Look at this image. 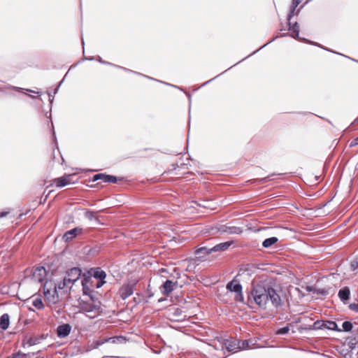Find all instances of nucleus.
Segmentation results:
<instances>
[{
	"label": "nucleus",
	"mask_w": 358,
	"mask_h": 358,
	"mask_svg": "<svg viewBox=\"0 0 358 358\" xmlns=\"http://www.w3.org/2000/svg\"><path fill=\"white\" fill-rule=\"evenodd\" d=\"M217 76H215V78H212V79H210V80H208V81L205 82V83L202 85V86H204V85H207L208 83H210L212 80H213L214 79H215Z\"/></svg>",
	"instance_id": "49530a36"
},
{
	"label": "nucleus",
	"mask_w": 358,
	"mask_h": 358,
	"mask_svg": "<svg viewBox=\"0 0 358 358\" xmlns=\"http://www.w3.org/2000/svg\"><path fill=\"white\" fill-rule=\"evenodd\" d=\"M235 300L238 302H243L244 297L242 291H241V292H236Z\"/></svg>",
	"instance_id": "4c0bfd02"
},
{
	"label": "nucleus",
	"mask_w": 358,
	"mask_h": 358,
	"mask_svg": "<svg viewBox=\"0 0 358 358\" xmlns=\"http://www.w3.org/2000/svg\"><path fill=\"white\" fill-rule=\"evenodd\" d=\"M73 285L71 284L69 281L66 280V278L64 277V279L62 282H59L56 287L57 290L59 289L62 291L64 294H68L70 292Z\"/></svg>",
	"instance_id": "dca6fc26"
},
{
	"label": "nucleus",
	"mask_w": 358,
	"mask_h": 358,
	"mask_svg": "<svg viewBox=\"0 0 358 358\" xmlns=\"http://www.w3.org/2000/svg\"><path fill=\"white\" fill-rule=\"evenodd\" d=\"M223 345L228 352H235L239 350L238 343L236 341L225 340Z\"/></svg>",
	"instance_id": "412c9836"
},
{
	"label": "nucleus",
	"mask_w": 358,
	"mask_h": 358,
	"mask_svg": "<svg viewBox=\"0 0 358 358\" xmlns=\"http://www.w3.org/2000/svg\"><path fill=\"white\" fill-rule=\"evenodd\" d=\"M61 83H62V82L59 84V85L57 86V87H56V88H55V92H54V94H56V93L57 92V91H58V88H59V87L60 86Z\"/></svg>",
	"instance_id": "603ef678"
},
{
	"label": "nucleus",
	"mask_w": 358,
	"mask_h": 358,
	"mask_svg": "<svg viewBox=\"0 0 358 358\" xmlns=\"http://www.w3.org/2000/svg\"><path fill=\"white\" fill-rule=\"evenodd\" d=\"M82 44H83V45H84V41H83V38H82Z\"/></svg>",
	"instance_id": "13d9d810"
},
{
	"label": "nucleus",
	"mask_w": 358,
	"mask_h": 358,
	"mask_svg": "<svg viewBox=\"0 0 358 358\" xmlns=\"http://www.w3.org/2000/svg\"><path fill=\"white\" fill-rule=\"evenodd\" d=\"M358 343V338H350L348 343V345L350 348L353 349L355 347V345Z\"/></svg>",
	"instance_id": "58836bf2"
},
{
	"label": "nucleus",
	"mask_w": 358,
	"mask_h": 358,
	"mask_svg": "<svg viewBox=\"0 0 358 358\" xmlns=\"http://www.w3.org/2000/svg\"><path fill=\"white\" fill-rule=\"evenodd\" d=\"M29 344L30 345H34V344H35V343L32 341V339H30V340L29 341Z\"/></svg>",
	"instance_id": "3c124183"
},
{
	"label": "nucleus",
	"mask_w": 358,
	"mask_h": 358,
	"mask_svg": "<svg viewBox=\"0 0 358 358\" xmlns=\"http://www.w3.org/2000/svg\"><path fill=\"white\" fill-rule=\"evenodd\" d=\"M97 61L103 64H106V65H109V66H112L115 68H117V69H122L124 70V71L126 72H130V73H135V74H137V75H139V76H144V75H143L142 73H138V72H136V71H134L132 70H130L129 69H127L125 67H123V66H118V65H116V64H112V63H110L108 62H106L104 60H103L100 57H98L97 59ZM145 77H146L148 79H151V80H154V78L150 77V76H145ZM155 80L157 81V82H160L162 83H164L166 85H169V83H166L164 82H162V81H160V80H156L155 79Z\"/></svg>",
	"instance_id": "6e6552de"
},
{
	"label": "nucleus",
	"mask_w": 358,
	"mask_h": 358,
	"mask_svg": "<svg viewBox=\"0 0 358 358\" xmlns=\"http://www.w3.org/2000/svg\"><path fill=\"white\" fill-rule=\"evenodd\" d=\"M323 324H324V321L317 320L313 324V329H324Z\"/></svg>",
	"instance_id": "f704fd0d"
},
{
	"label": "nucleus",
	"mask_w": 358,
	"mask_h": 358,
	"mask_svg": "<svg viewBox=\"0 0 358 358\" xmlns=\"http://www.w3.org/2000/svg\"><path fill=\"white\" fill-rule=\"evenodd\" d=\"M136 282H129L123 285L119 289V294L122 299L125 300L134 294Z\"/></svg>",
	"instance_id": "423d86ee"
},
{
	"label": "nucleus",
	"mask_w": 358,
	"mask_h": 358,
	"mask_svg": "<svg viewBox=\"0 0 358 358\" xmlns=\"http://www.w3.org/2000/svg\"><path fill=\"white\" fill-rule=\"evenodd\" d=\"M219 231L221 233L229 234H241L243 232L242 228L231 225H222L220 227Z\"/></svg>",
	"instance_id": "f8f14e48"
},
{
	"label": "nucleus",
	"mask_w": 358,
	"mask_h": 358,
	"mask_svg": "<svg viewBox=\"0 0 358 358\" xmlns=\"http://www.w3.org/2000/svg\"><path fill=\"white\" fill-rule=\"evenodd\" d=\"M10 324V317L8 314L4 313L0 317V328L6 330Z\"/></svg>",
	"instance_id": "b1692460"
},
{
	"label": "nucleus",
	"mask_w": 358,
	"mask_h": 358,
	"mask_svg": "<svg viewBox=\"0 0 358 358\" xmlns=\"http://www.w3.org/2000/svg\"><path fill=\"white\" fill-rule=\"evenodd\" d=\"M301 1V0H292V3L294 4L295 6H298Z\"/></svg>",
	"instance_id": "c03bdc74"
},
{
	"label": "nucleus",
	"mask_w": 358,
	"mask_h": 358,
	"mask_svg": "<svg viewBox=\"0 0 358 358\" xmlns=\"http://www.w3.org/2000/svg\"><path fill=\"white\" fill-rule=\"evenodd\" d=\"M16 90L17 91H21L23 89L22 88H20V87H14Z\"/></svg>",
	"instance_id": "864d4df0"
},
{
	"label": "nucleus",
	"mask_w": 358,
	"mask_h": 358,
	"mask_svg": "<svg viewBox=\"0 0 358 358\" xmlns=\"http://www.w3.org/2000/svg\"><path fill=\"white\" fill-rule=\"evenodd\" d=\"M71 330V327L69 324H64L62 325H59L57 329V334L58 337L64 338L67 336Z\"/></svg>",
	"instance_id": "f3484780"
},
{
	"label": "nucleus",
	"mask_w": 358,
	"mask_h": 358,
	"mask_svg": "<svg viewBox=\"0 0 358 358\" xmlns=\"http://www.w3.org/2000/svg\"><path fill=\"white\" fill-rule=\"evenodd\" d=\"M248 301L250 303H256L262 309H266L268 302H271L275 308L282 305L281 298L276 290L270 285L264 283L252 285L251 290L248 296Z\"/></svg>",
	"instance_id": "f257e3e1"
},
{
	"label": "nucleus",
	"mask_w": 358,
	"mask_h": 358,
	"mask_svg": "<svg viewBox=\"0 0 358 358\" xmlns=\"http://www.w3.org/2000/svg\"><path fill=\"white\" fill-rule=\"evenodd\" d=\"M288 26H289V30L292 31V34L291 36L294 38H298L299 39L300 41H304L310 44H313V45H317V44L316 43H313L312 41H310L306 38H299V26L297 22H295L293 25L291 24V22L290 21H288ZM318 46L320 47V45H318Z\"/></svg>",
	"instance_id": "1a4fd4ad"
},
{
	"label": "nucleus",
	"mask_w": 358,
	"mask_h": 358,
	"mask_svg": "<svg viewBox=\"0 0 358 358\" xmlns=\"http://www.w3.org/2000/svg\"><path fill=\"white\" fill-rule=\"evenodd\" d=\"M32 304L38 310H42L44 308L43 303L40 297L35 298L32 301Z\"/></svg>",
	"instance_id": "7c9ffc66"
},
{
	"label": "nucleus",
	"mask_w": 358,
	"mask_h": 358,
	"mask_svg": "<svg viewBox=\"0 0 358 358\" xmlns=\"http://www.w3.org/2000/svg\"><path fill=\"white\" fill-rule=\"evenodd\" d=\"M85 217L91 221L99 222L98 217L96 216L95 213L93 211L86 210L85 212Z\"/></svg>",
	"instance_id": "c85d7f7f"
},
{
	"label": "nucleus",
	"mask_w": 358,
	"mask_h": 358,
	"mask_svg": "<svg viewBox=\"0 0 358 358\" xmlns=\"http://www.w3.org/2000/svg\"><path fill=\"white\" fill-rule=\"evenodd\" d=\"M226 288L227 290L234 292H241L243 290L242 285L236 280L234 279L227 284Z\"/></svg>",
	"instance_id": "a211bd4d"
},
{
	"label": "nucleus",
	"mask_w": 358,
	"mask_h": 358,
	"mask_svg": "<svg viewBox=\"0 0 358 358\" xmlns=\"http://www.w3.org/2000/svg\"><path fill=\"white\" fill-rule=\"evenodd\" d=\"M86 273L92 278L98 280L96 282V289L101 287L106 283V273L100 267L92 268Z\"/></svg>",
	"instance_id": "20e7f679"
},
{
	"label": "nucleus",
	"mask_w": 358,
	"mask_h": 358,
	"mask_svg": "<svg viewBox=\"0 0 358 358\" xmlns=\"http://www.w3.org/2000/svg\"><path fill=\"white\" fill-rule=\"evenodd\" d=\"M29 91L31 92L37 93V94L40 93V92H34V91H32V90H29Z\"/></svg>",
	"instance_id": "6e6d98bb"
},
{
	"label": "nucleus",
	"mask_w": 358,
	"mask_h": 358,
	"mask_svg": "<svg viewBox=\"0 0 358 358\" xmlns=\"http://www.w3.org/2000/svg\"><path fill=\"white\" fill-rule=\"evenodd\" d=\"M120 337H117V336H115V337H110V338H106L107 340H108V342H111L113 343H117V341L120 339Z\"/></svg>",
	"instance_id": "79ce46f5"
},
{
	"label": "nucleus",
	"mask_w": 358,
	"mask_h": 358,
	"mask_svg": "<svg viewBox=\"0 0 358 358\" xmlns=\"http://www.w3.org/2000/svg\"><path fill=\"white\" fill-rule=\"evenodd\" d=\"M238 343L239 350H245L250 348L249 341H238Z\"/></svg>",
	"instance_id": "2f4dec72"
},
{
	"label": "nucleus",
	"mask_w": 358,
	"mask_h": 358,
	"mask_svg": "<svg viewBox=\"0 0 358 358\" xmlns=\"http://www.w3.org/2000/svg\"><path fill=\"white\" fill-rule=\"evenodd\" d=\"M358 145V136L353 139L352 142L350 143V147H354Z\"/></svg>",
	"instance_id": "37998d69"
},
{
	"label": "nucleus",
	"mask_w": 358,
	"mask_h": 358,
	"mask_svg": "<svg viewBox=\"0 0 358 358\" xmlns=\"http://www.w3.org/2000/svg\"><path fill=\"white\" fill-rule=\"evenodd\" d=\"M160 273H167V270L166 268H161L159 270Z\"/></svg>",
	"instance_id": "8fccbe9b"
},
{
	"label": "nucleus",
	"mask_w": 358,
	"mask_h": 358,
	"mask_svg": "<svg viewBox=\"0 0 358 358\" xmlns=\"http://www.w3.org/2000/svg\"><path fill=\"white\" fill-rule=\"evenodd\" d=\"M323 325L324 329L336 331L339 332L341 331V329L338 327L337 324L334 321H324Z\"/></svg>",
	"instance_id": "a878e982"
},
{
	"label": "nucleus",
	"mask_w": 358,
	"mask_h": 358,
	"mask_svg": "<svg viewBox=\"0 0 358 358\" xmlns=\"http://www.w3.org/2000/svg\"><path fill=\"white\" fill-rule=\"evenodd\" d=\"M233 244V241H227L224 243H220L219 244L215 245V246L211 248V251L213 252H217L227 250L231 245Z\"/></svg>",
	"instance_id": "aec40b11"
},
{
	"label": "nucleus",
	"mask_w": 358,
	"mask_h": 358,
	"mask_svg": "<svg viewBox=\"0 0 358 358\" xmlns=\"http://www.w3.org/2000/svg\"><path fill=\"white\" fill-rule=\"evenodd\" d=\"M87 313V315H93L94 314V313Z\"/></svg>",
	"instance_id": "4d7b16f0"
},
{
	"label": "nucleus",
	"mask_w": 358,
	"mask_h": 358,
	"mask_svg": "<svg viewBox=\"0 0 358 358\" xmlns=\"http://www.w3.org/2000/svg\"><path fill=\"white\" fill-rule=\"evenodd\" d=\"M43 294L49 303L55 304L59 301V294L57 287L52 282H45L43 284Z\"/></svg>",
	"instance_id": "7ed1b4c3"
},
{
	"label": "nucleus",
	"mask_w": 358,
	"mask_h": 358,
	"mask_svg": "<svg viewBox=\"0 0 358 358\" xmlns=\"http://www.w3.org/2000/svg\"><path fill=\"white\" fill-rule=\"evenodd\" d=\"M278 241V238L277 237H270L266 238L263 243L262 246L265 248H268L272 246L273 244L276 243Z\"/></svg>",
	"instance_id": "bb28decb"
},
{
	"label": "nucleus",
	"mask_w": 358,
	"mask_h": 358,
	"mask_svg": "<svg viewBox=\"0 0 358 358\" xmlns=\"http://www.w3.org/2000/svg\"><path fill=\"white\" fill-rule=\"evenodd\" d=\"M169 315L171 320L175 321L182 320L186 317L185 315H182V310L176 307H173L169 309Z\"/></svg>",
	"instance_id": "9b49d317"
},
{
	"label": "nucleus",
	"mask_w": 358,
	"mask_h": 358,
	"mask_svg": "<svg viewBox=\"0 0 358 358\" xmlns=\"http://www.w3.org/2000/svg\"><path fill=\"white\" fill-rule=\"evenodd\" d=\"M80 306L83 312L94 313L93 315H87L90 318H94L101 313V303L95 299L92 302L82 301Z\"/></svg>",
	"instance_id": "f03ea898"
},
{
	"label": "nucleus",
	"mask_w": 358,
	"mask_h": 358,
	"mask_svg": "<svg viewBox=\"0 0 358 358\" xmlns=\"http://www.w3.org/2000/svg\"><path fill=\"white\" fill-rule=\"evenodd\" d=\"M343 331H350L352 330L353 325L352 323L350 321H345L342 324Z\"/></svg>",
	"instance_id": "473e14b6"
},
{
	"label": "nucleus",
	"mask_w": 358,
	"mask_h": 358,
	"mask_svg": "<svg viewBox=\"0 0 358 358\" xmlns=\"http://www.w3.org/2000/svg\"><path fill=\"white\" fill-rule=\"evenodd\" d=\"M350 294V291L349 287H345L341 289L338 292V297L342 301H345L349 299Z\"/></svg>",
	"instance_id": "393cba45"
},
{
	"label": "nucleus",
	"mask_w": 358,
	"mask_h": 358,
	"mask_svg": "<svg viewBox=\"0 0 358 358\" xmlns=\"http://www.w3.org/2000/svg\"><path fill=\"white\" fill-rule=\"evenodd\" d=\"M82 229L79 227H76L69 231H67L64 235V239L65 241L68 242L71 241L73 238L76 237V236L82 232Z\"/></svg>",
	"instance_id": "6ab92c4d"
},
{
	"label": "nucleus",
	"mask_w": 358,
	"mask_h": 358,
	"mask_svg": "<svg viewBox=\"0 0 358 358\" xmlns=\"http://www.w3.org/2000/svg\"><path fill=\"white\" fill-rule=\"evenodd\" d=\"M27 356L26 354H24V353H22V352H17V353H14V354H12L10 356H9L8 358H17V357H25Z\"/></svg>",
	"instance_id": "ea45409f"
},
{
	"label": "nucleus",
	"mask_w": 358,
	"mask_h": 358,
	"mask_svg": "<svg viewBox=\"0 0 358 358\" xmlns=\"http://www.w3.org/2000/svg\"><path fill=\"white\" fill-rule=\"evenodd\" d=\"M87 283V282H85V284H82L83 294V295L88 296L91 301H94V299H95L94 289L88 287Z\"/></svg>",
	"instance_id": "5701e85b"
},
{
	"label": "nucleus",
	"mask_w": 358,
	"mask_h": 358,
	"mask_svg": "<svg viewBox=\"0 0 358 358\" xmlns=\"http://www.w3.org/2000/svg\"><path fill=\"white\" fill-rule=\"evenodd\" d=\"M94 278H92L87 273H84L82 275V284H85V282H88L87 286L92 287L93 289L96 288V282H94Z\"/></svg>",
	"instance_id": "4be33fe9"
},
{
	"label": "nucleus",
	"mask_w": 358,
	"mask_h": 358,
	"mask_svg": "<svg viewBox=\"0 0 358 358\" xmlns=\"http://www.w3.org/2000/svg\"><path fill=\"white\" fill-rule=\"evenodd\" d=\"M350 269L352 271H358V257H356L351 262Z\"/></svg>",
	"instance_id": "72a5a7b5"
},
{
	"label": "nucleus",
	"mask_w": 358,
	"mask_h": 358,
	"mask_svg": "<svg viewBox=\"0 0 358 358\" xmlns=\"http://www.w3.org/2000/svg\"><path fill=\"white\" fill-rule=\"evenodd\" d=\"M349 308L350 310H352L353 311L358 312V303H351V304H350Z\"/></svg>",
	"instance_id": "a19ab883"
},
{
	"label": "nucleus",
	"mask_w": 358,
	"mask_h": 358,
	"mask_svg": "<svg viewBox=\"0 0 358 358\" xmlns=\"http://www.w3.org/2000/svg\"><path fill=\"white\" fill-rule=\"evenodd\" d=\"M297 6H295L294 4L292 3L291 5V7H290V10H289V13L287 15V20L288 21H290L291 20V18L293 17V15H294V11L296 10Z\"/></svg>",
	"instance_id": "e433bc0d"
},
{
	"label": "nucleus",
	"mask_w": 358,
	"mask_h": 358,
	"mask_svg": "<svg viewBox=\"0 0 358 358\" xmlns=\"http://www.w3.org/2000/svg\"><path fill=\"white\" fill-rule=\"evenodd\" d=\"M82 275V271L80 268L73 267L66 271L64 278L66 281L73 285Z\"/></svg>",
	"instance_id": "39448f33"
},
{
	"label": "nucleus",
	"mask_w": 358,
	"mask_h": 358,
	"mask_svg": "<svg viewBox=\"0 0 358 358\" xmlns=\"http://www.w3.org/2000/svg\"><path fill=\"white\" fill-rule=\"evenodd\" d=\"M87 59L92 61V60H93V59H94V57H89V58H87Z\"/></svg>",
	"instance_id": "5fc2aeb1"
},
{
	"label": "nucleus",
	"mask_w": 358,
	"mask_h": 358,
	"mask_svg": "<svg viewBox=\"0 0 358 358\" xmlns=\"http://www.w3.org/2000/svg\"><path fill=\"white\" fill-rule=\"evenodd\" d=\"M101 180L104 182L116 183L117 182V177L111 175H106L104 173H98L93 176L92 181Z\"/></svg>",
	"instance_id": "9d476101"
},
{
	"label": "nucleus",
	"mask_w": 358,
	"mask_h": 358,
	"mask_svg": "<svg viewBox=\"0 0 358 358\" xmlns=\"http://www.w3.org/2000/svg\"><path fill=\"white\" fill-rule=\"evenodd\" d=\"M178 282L166 280L159 287L161 292L164 295L171 293L177 287Z\"/></svg>",
	"instance_id": "0eeeda50"
},
{
	"label": "nucleus",
	"mask_w": 358,
	"mask_h": 358,
	"mask_svg": "<svg viewBox=\"0 0 358 358\" xmlns=\"http://www.w3.org/2000/svg\"><path fill=\"white\" fill-rule=\"evenodd\" d=\"M108 340H107L106 338L99 339L96 341H94L91 344L90 348H91V349H97L100 345H101L106 343H108Z\"/></svg>",
	"instance_id": "c756f323"
},
{
	"label": "nucleus",
	"mask_w": 358,
	"mask_h": 358,
	"mask_svg": "<svg viewBox=\"0 0 358 358\" xmlns=\"http://www.w3.org/2000/svg\"><path fill=\"white\" fill-rule=\"evenodd\" d=\"M211 248H207L205 246L200 247L195 250V255L199 260L203 259L206 255L211 254Z\"/></svg>",
	"instance_id": "2eb2a0df"
},
{
	"label": "nucleus",
	"mask_w": 358,
	"mask_h": 358,
	"mask_svg": "<svg viewBox=\"0 0 358 358\" xmlns=\"http://www.w3.org/2000/svg\"><path fill=\"white\" fill-rule=\"evenodd\" d=\"M46 275V270L43 266L37 267L33 273V278L35 281L42 282Z\"/></svg>",
	"instance_id": "4468645a"
},
{
	"label": "nucleus",
	"mask_w": 358,
	"mask_h": 358,
	"mask_svg": "<svg viewBox=\"0 0 358 358\" xmlns=\"http://www.w3.org/2000/svg\"><path fill=\"white\" fill-rule=\"evenodd\" d=\"M307 289L308 291H311V292H313L314 293L321 294L323 296H326L329 294L328 289H327L325 288H321V289L318 288L317 289V288H313L312 287H308Z\"/></svg>",
	"instance_id": "cd10ccee"
},
{
	"label": "nucleus",
	"mask_w": 358,
	"mask_h": 358,
	"mask_svg": "<svg viewBox=\"0 0 358 358\" xmlns=\"http://www.w3.org/2000/svg\"><path fill=\"white\" fill-rule=\"evenodd\" d=\"M71 175H66L60 178H57L55 180V183L58 187H63L67 185L73 184V182L71 180Z\"/></svg>",
	"instance_id": "ddd939ff"
},
{
	"label": "nucleus",
	"mask_w": 358,
	"mask_h": 358,
	"mask_svg": "<svg viewBox=\"0 0 358 358\" xmlns=\"http://www.w3.org/2000/svg\"><path fill=\"white\" fill-rule=\"evenodd\" d=\"M48 96H49V100H50V104H52L54 97L52 96V95H51L50 93L48 94Z\"/></svg>",
	"instance_id": "de8ad7c7"
},
{
	"label": "nucleus",
	"mask_w": 358,
	"mask_h": 358,
	"mask_svg": "<svg viewBox=\"0 0 358 358\" xmlns=\"http://www.w3.org/2000/svg\"><path fill=\"white\" fill-rule=\"evenodd\" d=\"M271 42V41L268 42L267 43H266V44H264V45H262L261 48H259L258 50H257L256 51H254V52L251 54V55H253V54H255V52H257L259 50H260V49H262V48H264L265 46H266V45H267L268 43H270ZM248 57H249V55L248 56ZM245 58H247V57H246Z\"/></svg>",
	"instance_id": "a18cd8bd"
},
{
	"label": "nucleus",
	"mask_w": 358,
	"mask_h": 358,
	"mask_svg": "<svg viewBox=\"0 0 358 358\" xmlns=\"http://www.w3.org/2000/svg\"><path fill=\"white\" fill-rule=\"evenodd\" d=\"M289 327L287 325L286 327H284L282 328L279 329L277 331L276 334H278V335H284V334H287L289 332Z\"/></svg>",
	"instance_id": "c9c22d12"
},
{
	"label": "nucleus",
	"mask_w": 358,
	"mask_h": 358,
	"mask_svg": "<svg viewBox=\"0 0 358 358\" xmlns=\"http://www.w3.org/2000/svg\"><path fill=\"white\" fill-rule=\"evenodd\" d=\"M8 214L7 212H1L0 213V217H5Z\"/></svg>",
	"instance_id": "09e8293b"
},
{
	"label": "nucleus",
	"mask_w": 358,
	"mask_h": 358,
	"mask_svg": "<svg viewBox=\"0 0 358 358\" xmlns=\"http://www.w3.org/2000/svg\"><path fill=\"white\" fill-rule=\"evenodd\" d=\"M357 120H358V117H357Z\"/></svg>",
	"instance_id": "bf43d9fd"
}]
</instances>
